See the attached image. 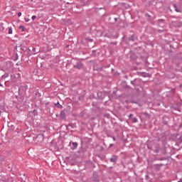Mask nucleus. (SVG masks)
Listing matches in <instances>:
<instances>
[{
    "label": "nucleus",
    "instance_id": "f257e3e1",
    "mask_svg": "<svg viewBox=\"0 0 182 182\" xmlns=\"http://www.w3.org/2000/svg\"><path fill=\"white\" fill-rule=\"evenodd\" d=\"M74 69H83V63L79 60H76V64L73 65Z\"/></svg>",
    "mask_w": 182,
    "mask_h": 182
},
{
    "label": "nucleus",
    "instance_id": "f03ea898",
    "mask_svg": "<svg viewBox=\"0 0 182 182\" xmlns=\"http://www.w3.org/2000/svg\"><path fill=\"white\" fill-rule=\"evenodd\" d=\"M26 90H28V85H21L18 88V95H23V93H26Z\"/></svg>",
    "mask_w": 182,
    "mask_h": 182
},
{
    "label": "nucleus",
    "instance_id": "7ed1b4c3",
    "mask_svg": "<svg viewBox=\"0 0 182 182\" xmlns=\"http://www.w3.org/2000/svg\"><path fill=\"white\" fill-rule=\"evenodd\" d=\"M163 166H164V164H154L153 167H154V170H156V171H160V169L161 168V167H163Z\"/></svg>",
    "mask_w": 182,
    "mask_h": 182
},
{
    "label": "nucleus",
    "instance_id": "20e7f679",
    "mask_svg": "<svg viewBox=\"0 0 182 182\" xmlns=\"http://www.w3.org/2000/svg\"><path fill=\"white\" fill-rule=\"evenodd\" d=\"M60 117L61 119H66V112H65V110H62V111L60 112Z\"/></svg>",
    "mask_w": 182,
    "mask_h": 182
},
{
    "label": "nucleus",
    "instance_id": "39448f33",
    "mask_svg": "<svg viewBox=\"0 0 182 182\" xmlns=\"http://www.w3.org/2000/svg\"><path fill=\"white\" fill-rule=\"evenodd\" d=\"M109 161L111 163H116V161H117V156L114 155L112 158H110Z\"/></svg>",
    "mask_w": 182,
    "mask_h": 182
},
{
    "label": "nucleus",
    "instance_id": "423d86ee",
    "mask_svg": "<svg viewBox=\"0 0 182 182\" xmlns=\"http://www.w3.org/2000/svg\"><path fill=\"white\" fill-rule=\"evenodd\" d=\"M104 36L105 38H109V39H113V38H114V36H113V35L109 33H106Z\"/></svg>",
    "mask_w": 182,
    "mask_h": 182
},
{
    "label": "nucleus",
    "instance_id": "0eeeda50",
    "mask_svg": "<svg viewBox=\"0 0 182 182\" xmlns=\"http://www.w3.org/2000/svg\"><path fill=\"white\" fill-rule=\"evenodd\" d=\"M21 49L22 50H24L25 52H26V50H31L29 48H28V47H26L25 46L21 44L20 45Z\"/></svg>",
    "mask_w": 182,
    "mask_h": 182
},
{
    "label": "nucleus",
    "instance_id": "6e6552de",
    "mask_svg": "<svg viewBox=\"0 0 182 182\" xmlns=\"http://www.w3.org/2000/svg\"><path fill=\"white\" fill-rule=\"evenodd\" d=\"M173 8L176 12H181V9H178V7L177 6V4H173Z\"/></svg>",
    "mask_w": 182,
    "mask_h": 182
},
{
    "label": "nucleus",
    "instance_id": "1a4fd4ad",
    "mask_svg": "<svg viewBox=\"0 0 182 182\" xmlns=\"http://www.w3.org/2000/svg\"><path fill=\"white\" fill-rule=\"evenodd\" d=\"M9 77V73H6L4 75H3L1 76V80H4V79H6V77Z\"/></svg>",
    "mask_w": 182,
    "mask_h": 182
},
{
    "label": "nucleus",
    "instance_id": "9d476101",
    "mask_svg": "<svg viewBox=\"0 0 182 182\" xmlns=\"http://www.w3.org/2000/svg\"><path fill=\"white\" fill-rule=\"evenodd\" d=\"M55 107H58V109H62V107H63V106H62L59 102L55 103Z\"/></svg>",
    "mask_w": 182,
    "mask_h": 182
},
{
    "label": "nucleus",
    "instance_id": "9b49d317",
    "mask_svg": "<svg viewBox=\"0 0 182 182\" xmlns=\"http://www.w3.org/2000/svg\"><path fill=\"white\" fill-rule=\"evenodd\" d=\"M18 28L21 30V32H25V31H26V28H25V26H20Z\"/></svg>",
    "mask_w": 182,
    "mask_h": 182
},
{
    "label": "nucleus",
    "instance_id": "f8f14e48",
    "mask_svg": "<svg viewBox=\"0 0 182 182\" xmlns=\"http://www.w3.org/2000/svg\"><path fill=\"white\" fill-rule=\"evenodd\" d=\"M73 147H72L71 149H72L73 150H75V149H76V148L77 147V142H73Z\"/></svg>",
    "mask_w": 182,
    "mask_h": 182
},
{
    "label": "nucleus",
    "instance_id": "ddd939ff",
    "mask_svg": "<svg viewBox=\"0 0 182 182\" xmlns=\"http://www.w3.org/2000/svg\"><path fill=\"white\" fill-rule=\"evenodd\" d=\"M158 25H160V23H164V19H159L157 21Z\"/></svg>",
    "mask_w": 182,
    "mask_h": 182
},
{
    "label": "nucleus",
    "instance_id": "4468645a",
    "mask_svg": "<svg viewBox=\"0 0 182 182\" xmlns=\"http://www.w3.org/2000/svg\"><path fill=\"white\" fill-rule=\"evenodd\" d=\"M128 41H132V42H134V35H132V36L129 38Z\"/></svg>",
    "mask_w": 182,
    "mask_h": 182
},
{
    "label": "nucleus",
    "instance_id": "2eb2a0df",
    "mask_svg": "<svg viewBox=\"0 0 182 182\" xmlns=\"http://www.w3.org/2000/svg\"><path fill=\"white\" fill-rule=\"evenodd\" d=\"M132 123H137V118H136V117H132Z\"/></svg>",
    "mask_w": 182,
    "mask_h": 182
},
{
    "label": "nucleus",
    "instance_id": "dca6fc26",
    "mask_svg": "<svg viewBox=\"0 0 182 182\" xmlns=\"http://www.w3.org/2000/svg\"><path fill=\"white\" fill-rule=\"evenodd\" d=\"M156 149L155 150V153H159L160 151V147L159 145H156Z\"/></svg>",
    "mask_w": 182,
    "mask_h": 182
},
{
    "label": "nucleus",
    "instance_id": "f3484780",
    "mask_svg": "<svg viewBox=\"0 0 182 182\" xmlns=\"http://www.w3.org/2000/svg\"><path fill=\"white\" fill-rule=\"evenodd\" d=\"M37 139H41V141H43V135H38Z\"/></svg>",
    "mask_w": 182,
    "mask_h": 182
},
{
    "label": "nucleus",
    "instance_id": "a211bd4d",
    "mask_svg": "<svg viewBox=\"0 0 182 182\" xmlns=\"http://www.w3.org/2000/svg\"><path fill=\"white\" fill-rule=\"evenodd\" d=\"M32 52H33V55H36V48L35 47L32 48Z\"/></svg>",
    "mask_w": 182,
    "mask_h": 182
},
{
    "label": "nucleus",
    "instance_id": "6ab92c4d",
    "mask_svg": "<svg viewBox=\"0 0 182 182\" xmlns=\"http://www.w3.org/2000/svg\"><path fill=\"white\" fill-rule=\"evenodd\" d=\"M9 35H12V27L9 28Z\"/></svg>",
    "mask_w": 182,
    "mask_h": 182
},
{
    "label": "nucleus",
    "instance_id": "aec40b11",
    "mask_svg": "<svg viewBox=\"0 0 182 182\" xmlns=\"http://www.w3.org/2000/svg\"><path fill=\"white\" fill-rule=\"evenodd\" d=\"M14 58V60H17L19 58V56H18V54H16L15 56L13 57Z\"/></svg>",
    "mask_w": 182,
    "mask_h": 182
},
{
    "label": "nucleus",
    "instance_id": "412c9836",
    "mask_svg": "<svg viewBox=\"0 0 182 182\" xmlns=\"http://www.w3.org/2000/svg\"><path fill=\"white\" fill-rule=\"evenodd\" d=\"M145 180H147L148 181H150V176L149 175H146Z\"/></svg>",
    "mask_w": 182,
    "mask_h": 182
},
{
    "label": "nucleus",
    "instance_id": "4be33fe9",
    "mask_svg": "<svg viewBox=\"0 0 182 182\" xmlns=\"http://www.w3.org/2000/svg\"><path fill=\"white\" fill-rule=\"evenodd\" d=\"M33 113H34L35 116L38 115V109H34Z\"/></svg>",
    "mask_w": 182,
    "mask_h": 182
},
{
    "label": "nucleus",
    "instance_id": "5701e85b",
    "mask_svg": "<svg viewBox=\"0 0 182 182\" xmlns=\"http://www.w3.org/2000/svg\"><path fill=\"white\" fill-rule=\"evenodd\" d=\"M178 141L179 143H181L182 142V135L178 139Z\"/></svg>",
    "mask_w": 182,
    "mask_h": 182
},
{
    "label": "nucleus",
    "instance_id": "b1692460",
    "mask_svg": "<svg viewBox=\"0 0 182 182\" xmlns=\"http://www.w3.org/2000/svg\"><path fill=\"white\" fill-rule=\"evenodd\" d=\"M173 110H177L178 112H180V109L178 107H174Z\"/></svg>",
    "mask_w": 182,
    "mask_h": 182
},
{
    "label": "nucleus",
    "instance_id": "393cba45",
    "mask_svg": "<svg viewBox=\"0 0 182 182\" xmlns=\"http://www.w3.org/2000/svg\"><path fill=\"white\" fill-rule=\"evenodd\" d=\"M80 1L81 2L82 6L85 5V0H80Z\"/></svg>",
    "mask_w": 182,
    "mask_h": 182
},
{
    "label": "nucleus",
    "instance_id": "a878e982",
    "mask_svg": "<svg viewBox=\"0 0 182 182\" xmlns=\"http://www.w3.org/2000/svg\"><path fill=\"white\" fill-rule=\"evenodd\" d=\"M31 19L35 21V19H36V16H32Z\"/></svg>",
    "mask_w": 182,
    "mask_h": 182
},
{
    "label": "nucleus",
    "instance_id": "bb28decb",
    "mask_svg": "<svg viewBox=\"0 0 182 182\" xmlns=\"http://www.w3.org/2000/svg\"><path fill=\"white\" fill-rule=\"evenodd\" d=\"M129 118L132 119L133 118V114H129Z\"/></svg>",
    "mask_w": 182,
    "mask_h": 182
},
{
    "label": "nucleus",
    "instance_id": "cd10ccee",
    "mask_svg": "<svg viewBox=\"0 0 182 182\" xmlns=\"http://www.w3.org/2000/svg\"><path fill=\"white\" fill-rule=\"evenodd\" d=\"M176 144V146H180V144H181V143H180L178 141H177Z\"/></svg>",
    "mask_w": 182,
    "mask_h": 182
},
{
    "label": "nucleus",
    "instance_id": "c85d7f7f",
    "mask_svg": "<svg viewBox=\"0 0 182 182\" xmlns=\"http://www.w3.org/2000/svg\"><path fill=\"white\" fill-rule=\"evenodd\" d=\"M12 11H16V6L12 7Z\"/></svg>",
    "mask_w": 182,
    "mask_h": 182
},
{
    "label": "nucleus",
    "instance_id": "c756f323",
    "mask_svg": "<svg viewBox=\"0 0 182 182\" xmlns=\"http://www.w3.org/2000/svg\"><path fill=\"white\" fill-rule=\"evenodd\" d=\"M18 16H22V13L21 12H18Z\"/></svg>",
    "mask_w": 182,
    "mask_h": 182
},
{
    "label": "nucleus",
    "instance_id": "7c9ffc66",
    "mask_svg": "<svg viewBox=\"0 0 182 182\" xmlns=\"http://www.w3.org/2000/svg\"><path fill=\"white\" fill-rule=\"evenodd\" d=\"M95 53H96V50H92V55H96Z\"/></svg>",
    "mask_w": 182,
    "mask_h": 182
},
{
    "label": "nucleus",
    "instance_id": "2f4dec72",
    "mask_svg": "<svg viewBox=\"0 0 182 182\" xmlns=\"http://www.w3.org/2000/svg\"><path fill=\"white\" fill-rule=\"evenodd\" d=\"M131 83H132V85H135L136 84V81H132Z\"/></svg>",
    "mask_w": 182,
    "mask_h": 182
},
{
    "label": "nucleus",
    "instance_id": "473e14b6",
    "mask_svg": "<svg viewBox=\"0 0 182 182\" xmlns=\"http://www.w3.org/2000/svg\"><path fill=\"white\" fill-rule=\"evenodd\" d=\"M24 19H25L26 22H28L29 21V18H25Z\"/></svg>",
    "mask_w": 182,
    "mask_h": 182
},
{
    "label": "nucleus",
    "instance_id": "72a5a7b5",
    "mask_svg": "<svg viewBox=\"0 0 182 182\" xmlns=\"http://www.w3.org/2000/svg\"><path fill=\"white\" fill-rule=\"evenodd\" d=\"M144 116H149V114L147 112H144Z\"/></svg>",
    "mask_w": 182,
    "mask_h": 182
},
{
    "label": "nucleus",
    "instance_id": "f704fd0d",
    "mask_svg": "<svg viewBox=\"0 0 182 182\" xmlns=\"http://www.w3.org/2000/svg\"><path fill=\"white\" fill-rule=\"evenodd\" d=\"M158 32H159V33H161V32H163V30H158Z\"/></svg>",
    "mask_w": 182,
    "mask_h": 182
},
{
    "label": "nucleus",
    "instance_id": "c9c22d12",
    "mask_svg": "<svg viewBox=\"0 0 182 182\" xmlns=\"http://www.w3.org/2000/svg\"><path fill=\"white\" fill-rule=\"evenodd\" d=\"M88 41H89L90 42H93V39H92V38L88 39Z\"/></svg>",
    "mask_w": 182,
    "mask_h": 182
},
{
    "label": "nucleus",
    "instance_id": "e433bc0d",
    "mask_svg": "<svg viewBox=\"0 0 182 182\" xmlns=\"http://www.w3.org/2000/svg\"><path fill=\"white\" fill-rule=\"evenodd\" d=\"M181 127H182V124H180L179 128L181 129Z\"/></svg>",
    "mask_w": 182,
    "mask_h": 182
},
{
    "label": "nucleus",
    "instance_id": "4c0bfd02",
    "mask_svg": "<svg viewBox=\"0 0 182 182\" xmlns=\"http://www.w3.org/2000/svg\"><path fill=\"white\" fill-rule=\"evenodd\" d=\"M95 182H99L100 181L98 179L94 180Z\"/></svg>",
    "mask_w": 182,
    "mask_h": 182
},
{
    "label": "nucleus",
    "instance_id": "58836bf2",
    "mask_svg": "<svg viewBox=\"0 0 182 182\" xmlns=\"http://www.w3.org/2000/svg\"><path fill=\"white\" fill-rule=\"evenodd\" d=\"M112 146H113V144H109V147H112Z\"/></svg>",
    "mask_w": 182,
    "mask_h": 182
},
{
    "label": "nucleus",
    "instance_id": "ea45409f",
    "mask_svg": "<svg viewBox=\"0 0 182 182\" xmlns=\"http://www.w3.org/2000/svg\"><path fill=\"white\" fill-rule=\"evenodd\" d=\"M114 141H116V138L113 137Z\"/></svg>",
    "mask_w": 182,
    "mask_h": 182
},
{
    "label": "nucleus",
    "instance_id": "a19ab883",
    "mask_svg": "<svg viewBox=\"0 0 182 182\" xmlns=\"http://www.w3.org/2000/svg\"><path fill=\"white\" fill-rule=\"evenodd\" d=\"M178 182H182V179H180Z\"/></svg>",
    "mask_w": 182,
    "mask_h": 182
},
{
    "label": "nucleus",
    "instance_id": "79ce46f5",
    "mask_svg": "<svg viewBox=\"0 0 182 182\" xmlns=\"http://www.w3.org/2000/svg\"><path fill=\"white\" fill-rule=\"evenodd\" d=\"M114 21H115L116 22H117V18H114Z\"/></svg>",
    "mask_w": 182,
    "mask_h": 182
},
{
    "label": "nucleus",
    "instance_id": "37998d69",
    "mask_svg": "<svg viewBox=\"0 0 182 182\" xmlns=\"http://www.w3.org/2000/svg\"><path fill=\"white\" fill-rule=\"evenodd\" d=\"M0 86L2 87L3 85L0 83Z\"/></svg>",
    "mask_w": 182,
    "mask_h": 182
},
{
    "label": "nucleus",
    "instance_id": "c03bdc74",
    "mask_svg": "<svg viewBox=\"0 0 182 182\" xmlns=\"http://www.w3.org/2000/svg\"><path fill=\"white\" fill-rule=\"evenodd\" d=\"M67 48H69V46H68V45L67 46Z\"/></svg>",
    "mask_w": 182,
    "mask_h": 182
},
{
    "label": "nucleus",
    "instance_id": "a18cd8bd",
    "mask_svg": "<svg viewBox=\"0 0 182 182\" xmlns=\"http://www.w3.org/2000/svg\"><path fill=\"white\" fill-rule=\"evenodd\" d=\"M181 87H182V84L181 85Z\"/></svg>",
    "mask_w": 182,
    "mask_h": 182
}]
</instances>
